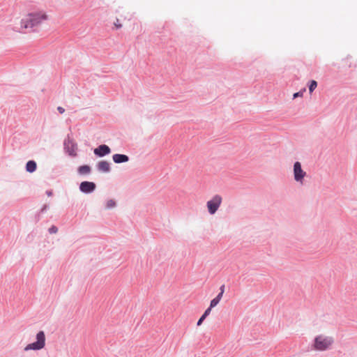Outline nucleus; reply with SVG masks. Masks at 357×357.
Segmentation results:
<instances>
[{
  "label": "nucleus",
  "instance_id": "obj_1",
  "mask_svg": "<svg viewBox=\"0 0 357 357\" xmlns=\"http://www.w3.org/2000/svg\"><path fill=\"white\" fill-rule=\"evenodd\" d=\"M48 20L49 15L47 12L43 10L29 12L20 20V31H24L26 29H33Z\"/></svg>",
  "mask_w": 357,
  "mask_h": 357
},
{
  "label": "nucleus",
  "instance_id": "obj_2",
  "mask_svg": "<svg viewBox=\"0 0 357 357\" xmlns=\"http://www.w3.org/2000/svg\"><path fill=\"white\" fill-rule=\"evenodd\" d=\"M333 343V337L321 334L315 337L312 348L316 351H324L331 349Z\"/></svg>",
  "mask_w": 357,
  "mask_h": 357
},
{
  "label": "nucleus",
  "instance_id": "obj_3",
  "mask_svg": "<svg viewBox=\"0 0 357 357\" xmlns=\"http://www.w3.org/2000/svg\"><path fill=\"white\" fill-rule=\"evenodd\" d=\"M37 341L27 344L24 351L29 350H40L45 347V335L43 331H40L36 335Z\"/></svg>",
  "mask_w": 357,
  "mask_h": 357
},
{
  "label": "nucleus",
  "instance_id": "obj_4",
  "mask_svg": "<svg viewBox=\"0 0 357 357\" xmlns=\"http://www.w3.org/2000/svg\"><path fill=\"white\" fill-rule=\"evenodd\" d=\"M222 203V197L216 195L211 200L207 202V208L210 214H214L219 208Z\"/></svg>",
  "mask_w": 357,
  "mask_h": 357
},
{
  "label": "nucleus",
  "instance_id": "obj_5",
  "mask_svg": "<svg viewBox=\"0 0 357 357\" xmlns=\"http://www.w3.org/2000/svg\"><path fill=\"white\" fill-rule=\"evenodd\" d=\"M306 175V172L303 170L301 164L299 162H296L294 165V176L296 181L303 184V178Z\"/></svg>",
  "mask_w": 357,
  "mask_h": 357
},
{
  "label": "nucleus",
  "instance_id": "obj_6",
  "mask_svg": "<svg viewBox=\"0 0 357 357\" xmlns=\"http://www.w3.org/2000/svg\"><path fill=\"white\" fill-rule=\"evenodd\" d=\"M95 188V183L89 181L82 182L79 186L80 190L85 193L91 192L94 190Z\"/></svg>",
  "mask_w": 357,
  "mask_h": 357
},
{
  "label": "nucleus",
  "instance_id": "obj_7",
  "mask_svg": "<svg viewBox=\"0 0 357 357\" xmlns=\"http://www.w3.org/2000/svg\"><path fill=\"white\" fill-rule=\"evenodd\" d=\"M110 151L109 147L105 144L100 145L94 149V153L100 157L109 154Z\"/></svg>",
  "mask_w": 357,
  "mask_h": 357
},
{
  "label": "nucleus",
  "instance_id": "obj_8",
  "mask_svg": "<svg viewBox=\"0 0 357 357\" xmlns=\"http://www.w3.org/2000/svg\"><path fill=\"white\" fill-rule=\"evenodd\" d=\"M113 160L116 163H121L128 162L129 158L126 155L123 154H114L112 157Z\"/></svg>",
  "mask_w": 357,
  "mask_h": 357
},
{
  "label": "nucleus",
  "instance_id": "obj_9",
  "mask_svg": "<svg viewBox=\"0 0 357 357\" xmlns=\"http://www.w3.org/2000/svg\"><path fill=\"white\" fill-rule=\"evenodd\" d=\"M98 169L102 172H108L110 170L109 163L107 161H100L98 164Z\"/></svg>",
  "mask_w": 357,
  "mask_h": 357
},
{
  "label": "nucleus",
  "instance_id": "obj_10",
  "mask_svg": "<svg viewBox=\"0 0 357 357\" xmlns=\"http://www.w3.org/2000/svg\"><path fill=\"white\" fill-rule=\"evenodd\" d=\"M26 169L29 172H33L36 169V163L33 160H29L26 165Z\"/></svg>",
  "mask_w": 357,
  "mask_h": 357
},
{
  "label": "nucleus",
  "instance_id": "obj_11",
  "mask_svg": "<svg viewBox=\"0 0 357 357\" xmlns=\"http://www.w3.org/2000/svg\"><path fill=\"white\" fill-rule=\"evenodd\" d=\"M78 172L80 174H88L91 172V168L88 165H82L79 167Z\"/></svg>",
  "mask_w": 357,
  "mask_h": 357
},
{
  "label": "nucleus",
  "instance_id": "obj_12",
  "mask_svg": "<svg viewBox=\"0 0 357 357\" xmlns=\"http://www.w3.org/2000/svg\"><path fill=\"white\" fill-rule=\"evenodd\" d=\"M317 86V82L314 80H312L310 82V84L309 86L310 93H312L316 89Z\"/></svg>",
  "mask_w": 357,
  "mask_h": 357
},
{
  "label": "nucleus",
  "instance_id": "obj_13",
  "mask_svg": "<svg viewBox=\"0 0 357 357\" xmlns=\"http://www.w3.org/2000/svg\"><path fill=\"white\" fill-rule=\"evenodd\" d=\"M116 205V203L114 200L112 199H109L107 202V208H113Z\"/></svg>",
  "mask_w": 357,
  "mask_h": 357
},
{
  "label": "nucleus",
  "instance_id": "obj_14",
  "mask_svg": "<svg viewBox=\"0 0 357 357\" xmlns=\"http://www.w3.org/2000/svg\"><path fill=\"white\" fill-rule=\"evenodd\" d=\"M219 302H220V301L218 300V298H213L211 301L210 307L212 308L215 307L219 303Z\"/></svg>",
  "mask_w": 357,
  "mask_h": 357
},
{
  "label": "nucleus",
  "instance_id": "obj_15",
  "mask_svg": "<svg viewBox=\"0 0 357 357\" xmlns=\"http://www.w3.org/2000/svg\"><path fill=\"white\" fill-rule=\"evenodd\" d=\"M305 91V89H303V90L302 91H299V92H296V93H294V95H293V98H298V97H302V96H303V91Z\"/></svg>",
  "mask_w": 357,
  "mask_h": 357
},
{
  "label": "nucleus",
  "instance_id": "obj_16",
  "mask_svg": "<svg viewBox=\"0 0 357 357\" xmlns=\"http://www.w3.org/2000/svg\"><path fill=\"white\" fill-rule=\"evenodd\" d=\"M58 231V229L55 226H52L50 229H49V232L50 234H56V232Z\"/></svg>",
  "mask_w": 357,
  "mask_h": 357
},
{
  "label": "nucleus",
  "instance_id": "obj_17",
  "mask_svg": "<svg viewBox=\"0 0 357 357\" xmlns=\"http://www.w3.org/2000/svg\"><path fill=\"white\" fill-rule=\"evenodd\" d=\"M115 27L116 29H121L122 27V24L120 23L119 20L116 19V22L114 23Z\"/></svg>",
  "mask_w": 357,
  "mask_h": 357
},
{
  "label": "nucleus",
  "instance_id": "obj_18",
  "mask_svg": "<svg viewBox=\"0 0 357 357\" xmlns=\"http://www.w3.org/2000/svg\"><path fill=\"white\" fill-rule=\"evenodd\" d=\"M211 309H212V307H211L209 306V307H208V308H207V309L205 310L204 313L202 315H204L205 317H206L210 314V312H211Z\"/></svg>",
  "mask_w": 357,
  "mask_h": 357
},
{
  "label": "nucleus",
  "instance_id": "obj_19",
  "mask_svg": "<svg viewBox=\"0 0 357 357\" xmlns=\"http://www.w3.org/2000/svg\"><path fill=\"white\" fill-rule=\"evenodd\" d=\"M205 319L206 317L204 315H202L197 321V326H200Z\"/></svg>",
  "mask_w": 357,
  "mask_h": 357
},
{
  "label": "nucleus",
  "instance_id": "obj_20",
  "mask_svg": "<svg viewBox=\"0 0 357 357\" xmlns=\"http://www.w3.org/2000/svg\"><path fill=\"white\" fill-rule=\"evenodd\" d=\"M57 110H58L61 114H63V113H64V112H65L64 108H63L62 107H57Z\"/></svg>",
  "mask_w": 357,
  "mask_h": 357
},
{
  "label": "nucleus",
  "instance_id": "obj_21",
  "mask_svg": "<svg viewBox=\"0 0 357 357\" xmlns=\"http://www.w3.org/2000/svg\"><path fill=\"white\" fill-rule=\"evenodd\" d=\"M222 296H223V293L222 292H220L218 294V295L215 297V298H218V300L220 301V300L222 299Z\"/></svg>",
  "mask_w": 357,
  "mask_h": 357
},
{
  "label": "nucleus",
  "instance_id": "obj_22",
  "mask_svg": "<svg viewBox=\"0 0 357 357\" xmlns=\"http://www.w3.org/2000/svg\"><path fill=\"white\" fill-rule=\"evenodd\" d=\"M224 290H225V285H222L220 287V292H222L224 294Z\"/></svg>",
  "mask_w": 357,
  "mask_h": 357
}]
</instances>
